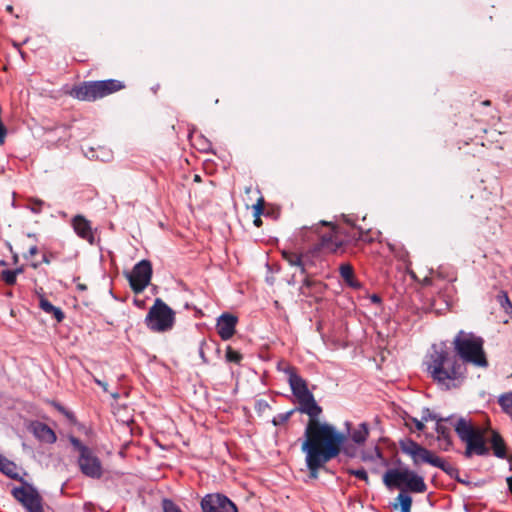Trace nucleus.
Wrapping results in <instances>:
<instances>
[{"mask_svg": "<svg viewBox=\"0 0 512 512\" xmlns=\"http://www.w3.org/2000/svg\"><path fill=\"white\" fill-rule=\"evenodd\" d=\"M424 364L427 374L441 390L457 389L467 378L466 365L445 344H433Z\"/></svg>", "mask_w": 512, "mask_h": 512, "instance_id": "nucleus-1", "label": "nucleus"}, {"mask_svg": "<svg viewBox=\"0 0 512 512\" xmlns=\"http://www.w3.org/2000/svg\"><path fill=\"white\" fill-rule=\"evenodd\" d=\"M445 423L454 426V430L459 439L465 443L466 447L463 456L466 459L477 456H488L490 449L486 444V438L480 428L464 417H458L455 421H439L436 423L435 431L438 434V440L444 443V450H449L453 445L451 430Z\"/></svg>", "mask_w": 512, "mask_h": 512, "instance_id": "nucleus-2", "label": "nucleus"}, {"mask_svg": "<svg viewBox=\"0 0 512 512\" xmlns=\"http://www.w3.org/2000/svg\"><path fill=\"white\" fill-rule=\"evenodd\" d=\"M383 484L388 489H400L392 507L400 509V512H411V493H424L427 485L424 478L408 467L388 469L383 475Z\"/></svg>", "mask_w": 512, "mask_h": 512, "instance_id": "nucleus-3", "label": "nucleus"}, {"mask_svg": "<svg viewBox=\"0 0 512 512\" xmlns=\"http://www.w3.org/2000/svg\"><path fill=\"white\" fill-rule=\"evenodd\" d=\"M302 452L305 453L306 467L309 471V477L317 479L319 470L324 468L325 464L338 456L339 449L335 438H325L319 440H304L301 445Z\"/></svg>", "mask_w": 512, "mask_h": 512, "instance_id": "nucleus-4", "label": "nucleus"}, {"mask_svg": "<svg viewBox=\"0 0 512 512\" xmlns=\"http://www.w3.org/2000/svg\"><path fill=\"white\" fill-rule=\"evenodd\" d=\"M299 406L296 411L309 416V421L305 427L304 440H319L325 438H334L335 434L332 424L320 422L319 416L322 414V407L319 406L311 393L307 396L297 398Z\"/></svg>", "mask_w": 512, "mask_h": 512, "instance_id": "nucleus-5", "label": "nucleus"}, {"mask_svg": "<svg viewBox=\"0 0 512 512\" xmlns=\"http://www.w3.org/2000/svg\"><path fill=\"white\" fill-rule=\"evenodd\" d=\"M454 354L463 361L464 365L487 368L489 363L484 351V340L472 332L460 330L453 340Z\"/></svg>", "mask_w": 512, "mask_h": 512, "instance_id": "nucleus-6", "label": "nucleus"}, {"mask_svg": "<svg viewBox=\"0 0 512 512\" xmlns=\"http://www.w3.org/2000/svg\"><path fill=\"white\" fill-rule=\"evenodd\" d=\"M338 233L341 231L332 222L324 220L311 227L301 229L302 240L316 242L314 247L316 251L336 252L342 246V242L337 238Z\"/></svg>", "mask_w": 512, "mask_h": 512, "instance_id": "nucleus-7", "label": "nucleus"}, {"mask_svg": "<svg viewBox=\"0 0 512 512\" xmlns=\"http://www.w3.org/2000/svg\"><path fill=\"white\" fill-rule=\"evenodd\" d=\"M125 85L115 79L86 81L74 86L70 95L80 101H95L123 89Z\"/></svg>", "mask_w": 512, "mask_h": 512, "instance_id": "nucleus-8", "label": "nucleus"}, {"mask_svg": "<svg viewBox=\"0 0 512 512\" xmlns=\"http://www.w3.org/2000/svg\"><path fill=\"white\" fill-rule=\"evenodd\" d=\"M69 441L79 453L77 463L81 473L89 478L99 479L103 474L102 463L94 451L75 436H70Z\"/></svg>", "mask_w": 512, "mask_h": 512, "instance_id": "nucleus-9", "label": "nucleus"}, {"mask_svg": "<svg viewBox=\"0 0 512 512\" xmlns=\"http://www.w3.org/2000/svg\"><path fill=\"white\" fill-rule=\"evenodd\" d=\"M174 322V311L160 298L155 300L145 317L146 326L154 332L168 331L172 329Z\"/></svg>", "mask_w": 512, "mask_h": 512, "instance_id": "nucleus-10", "label": "nucleus"}, {"mask_svg": "<svg viewBox=\"0 0 512 512\" xmlns=\"http://www.w3.org/2000/svg\"><path fill=\"white\" fill-rule=\"evenodd\" d=\"M399 447L403 454L411 458L412 464L415 467H419L422 464H429L434 467L439 458L434 452L411 438L401 439L399 441Z\"/></svg>", "mask_w": 512, "mask_h": 512, "instance_id": "nucleus-11", "label": "nucleus"}, {"mask_svg": "<svg viewBox=\"0 0 512 512\" xmlns=\"http://www.w3.org/2000/svg\"><path fill=\"white\" fill-rule=\"evenodd\" d=\"M11 494L28 512H44L41 495L33 485L26 481H23V486L14 487Z\"/></svg>", "mask_w": 512, "mask_h": 512, "instance_id": "nucleus-12", "label": "nucleus"}, {"mask_svg": "<svg viewBox=\"0 0 512 512\" xmlns=\"http://www.w3.org/2000/svg\"><path fill=\"white\" fill-rule=\"evenodd\" d=\"M152 273L151 262L143 259L135 264L132 271L124 272V275L129 281L132 291L139 294L150 284Z\"/></svg>", "mask_w": 512, "mask_h": 512, "instance_id": "nucleus-13", "label": "nucleus"}, {"mask_svg": "<svg viewBox=\"0 0 512 512\" xmlns=\"http://www.w3.org/2000/svg\"><path fill=\"white\" fill-rule=\"evenodd\" d=\"M200 505L203 512H238L236 505L220 493L205 495Z\"/></svg>", "mask_w": 512, "mask_h": 512, "instance_id": "nucleus-14", "label": "nucleus"}, {"mask_svg": "<svg viewBox=\"0 0 512 512\" xmlns=\"http://www.w3.org/2000/svg\"><path fill=\"white\" fill-rule=\"evenodd\" d=\"M283 371L288 375V383L290 385L292 394L297 398L307 396L312 392L308 389L305 379L298 373L295 367L287 365Z\"/></svg>", "mask_w": 512, "mask_h": 512, "instance_id": "nucleus-15", "label": "nucleus"}, {"mask_svg": "<svg viewBox=\"0 0 512 512\" xmlns=\"http://www.w3.org/2000/svg\"><path fill=\"white\" fill-rule=\"evenodd\" d=\"M237 322V317L230 313H223L218 318L216 328L222 340H229L234 335Z\"/></svg>", "mask_w": 512, "mask_h": 512, "instance_id": "nucleus-16", "label": "nucleus"}, {"mask_svg": "<svg viewBox=\"0 0 512 512\" xmlns=\"http://www.w3.org/2000/svg\"><path fill=\"white\" fill-rule=\"evenodd\" d=\"M74 232L90 244H94L95 237L92 232L91 222L83 215H76L71 221Z\"/></svg>", "mask_w": 512, "mask_h": 512, "instance_id": "nucleus-17", "label": "nucleus"}, {"mask_svg": "<svg viewBox=\"0 0 512 512\" xmlns=\"http://www.w3.org/2000/svg\"><path fill=\"white\" fill-rule=\"evenodd\" d=\"M334 438L337 442V448L339 449L338 455L342 452L348 458H356L359 455L358 445L353 442H348L345 434L339 432L335 426L332 425Z\"/></svg>", "mask_w": 512, "mask_h": 512, "instance_id": "nucleus-18", "label": "nucleus"}, {"mask_svg": "<svg viewBox=\"0 0 512 512\" xmlns=\"http://www.w3.org/2000/svg\"><path fill=\"white\" fill-rule=\"evenodd\" d=\"M34 436L41 442L53 444L57 440L55 432L45 423L35 422L32 424Z\"/></svg>", "mask_w": 512, "mask_h": 512, "instance_id": "nucleus-19", "label": "nucleus"}, {"mask_svg": "<svg viewBox=\"0 0 512 512\" xmlns=\"http://www.w3.org/2000/svg\"><path fill=\"white\" fill-rule=\"evenodd\" d=\"M339 273L345 284L354 289L359 290L362 288L361 282L355 278L354 268L349 263L341 264L339 267Z\"/></svg>", "mask_w": 512, "mask_h": 512, "instance_id": "nucleus-20", "label": "nucleus"}, {"mask_svg": "<svg viewBox=\"0 0 512 512\" xmlns=\"http://www.w3.org/2000/svg\"><path fill=\"white\" fill-rule=\"evenodd\" d=\"M488 441L493 450V454L497 458L505 459L507 457V448H506L505 441H504L503 437L497 431H494V430L492 431Z\"/></svg>", "mask_w": 512, "mask_h": 512, "instance_id": "nucleus-21", "label": "nucleus"}, {"mask_svg": "<svg viewBox=\"0 0 512 512\" xmlns=\"http://www.w3.org/2000/svg\"><path fill=\"white\" fill-rule=\"evenodd\" d=\"M369 436V425L366 422L360 423L356 428L350 432L351 442L358 446L365 444Z\"/></svg>", "mask_w": 512, "mask_h": 512, "instance_id": "nucleus-22", "label": "nucleus"}, {"mask_svg": "<svg viewBox=\"0 0 512 512\" xmlns=\"http://www.w3.org/2000/svg\"><path fill=\"white\" fill-rule=\"evenodd\" d=\"M360 458L363 462H375L376 460H380L383 466L387 467L389 465L388 460L383 455V451L377 445H375L372 450H362Z\"/></svg>", "mask_w": 512, "mask_h": 512, "instance_id": "nucleus-23", "label": "nucleus"}, {"mask_svg": "<svg viewBox=\"0 0 512 512\" xmlns=\"http://www.w3.org/2000/svg\"><path fill=\"white\" fill-rule=\"evenodd\" d=\"M16 464L0 453V472L7 477L23 482V478L16 472Z\"/></svg>", "mask_w": 512, "mask_h": 512, "instance_id": "nucleus-24", "label": "nucleus"}, {"mask_svg": "<svg viewBox=\"0 0 512 512\" xmlns=\"http://www.w3.org/2000/svg\"><path fill=\"white\" fill-rule=\"evenodd\" d=\"M39 307L47 314H51L55 320L60 323L64 320L65 314L61 308L54 306L44 296H40Z\"/></svg>", "mask_w": 512, "mask_h": 512, "instance_id": "nucleus-25", "label": "nucleus"}, {"mask_svg": "<svg viewBox=\"0 0 512 512\" xmlns=\"http://www.w3.org/2000/svg\"><path fill=\"white\" fill-rule=\"evenodd\" d=\"M441 469L444 473H446L450 478L461 481V477L459 475V469L448 462H446L443 458L439 457L435 466Z\"/></svg>", "mask_w": 512, "mask_h": 512, "instance_id": "nucleus-26", "label": "nucleus"}, {"mask_svg": "<svg viewBox=\"0 0 512 512\" xmlns=\"http://www.w3.org/2000/svg\"><path fill=\"white\" fill-rule=\"evenodd\" d=\"M308 257L307 254L297 253L290 250L282 251V258L291 266L297 268Z\"/></svg>", "mask_w": 512, "mask_h": 512, "instance_id": "nucleus-27", "label": "nucleus"}, {"mask_svg": "<svg viewBox=\"0 0 512 512\" xmlns=\"http://www.w3.org/2000/svg\"><path fill=\"white\" fill-rule=\"evenodd\" d=\"M421 419L423 422L433 420L437 423L439 421H452L453 419H456V417H455V415H450L448 417H441L438 414L430 411L429 408H423Z\"/></svg>", "mask_w": 512, "mask_h": 512, "instance_id": "nucleus-28", "label": "nucleus"}, {"mask_svg": "<svg viewBox=\"0 0 512 512\" xmlns=\"http://www.w3.org/2000/svg\"><path fill=\"white\" fill-rule=\"evenodd\" d=\"M23 272V268L19 267L14 270H3L1 272V280H3L7 285H14L17 280V275Z\"/></svg>", "mask_w": 512, "mask_h": 512, "instance_id": "nucleus-29", "label": "nucleus"}, {"mask_svg": "<svg viewBox=\"0 0 512 512\" xmlns=\"http://www.w3.org/2000/svg\"><path fill=\"white\" fill-rule=\"evenodd\" d=\"M498 403L506 414L512 416V392L501 395Z\"/></svg>", "mask_w": 512, "mask_h": 512, "instance_id": "nucleus-30", "label": "nucleus"}, {"mask_svg": "<svg viewBox=\"0 0 512 512\" xmlns=\"http://www.w3.org/2000/svg\"><path fill=\"white\" fill-rule=\"evenodd\" d=\"M497 301L500 304L501 308L510 316H512V303L506 292L501 291L497 295Z\"/></svg>", "mask_w": 512, "mask_h": 512, "instance_id": "nucleus-31", "label": "nucleus"}, {"mask_svg": "<svg viewBox=\"0 0 512 512\" xmlns=\"http://www.w3.org/2000/svg\"><path fill=\"white\" fill-rule=\"evenodd\" d=\"M295 412H296V409H291L287 412L277 414L272 419V424L274 426H280V425L286 423Z\"/></svg>", "mask_w": 512, "mask_h": 512, "instance_id": "nucleus-32", "label": "nucleus"}, {"mask_svg": "<svg viewBox=\"0 0 512 512\" xmlns=\"http://www.w3.org/2000/svg\"><path fill=\"white\" fill-rule=\"evenodd\" d=\"M225 357L227 362L235 364H239L243 358V356L238 351L233 350L230 346H228L226 349Z\"/></svg>", "mask_w": 512, "mask_h": 512, "instance_id": "nucleus-33", "label": "nucleus"}, {"mask_svg": "<svg viewBox=\"0 0 512 512\" xmlns=\"http://www.w3.org/2000/svg\"><path fill=\"white\" fill-rule=\"evenodd\" d=\"M347 473L364 481L366 484H369V477L364 468H360V469L349 468V469H347Z\"/></svg>", "mask_w": 512, "mask_h": 512, "instance_id": "nucleus-34", "label": "nucleus"}, {"mask_svg": "<svg viewBox=\"0 0 512 512\" xmlns=\"http://www.w3.org/2000/svg\"><path fill=\"white\" fill-rule=\"evenodd\" d=\"M316 284H317V282L315 280L311 279L309 276L304 277V279L302 281V285L299 289L300 293L303 295H307L308 292L306 290L312 289Z\"/></svg>", "mask_w": 512, "mask_h": 512, "instance_id": "nucleus-35", "label": "nucleus"}, {"mask_svg": "<svg viewBox=\"0 0 512 512\" xmlns=\"http://www.w3.org/2000/svg\"><path fill=\"white\" fill-rule=\"evenodd\" d=\"M163 512H182L181 509L170 499H163Z\"/></svg>", "mask_w": 512, "mask_h": 512, "instance_id": "nucleus-36", "label": "nucleus"}, {"mask_svg": "<svg viewBox=\"0 0 512 512\" xmlns=\"http://www.w3.org/2000/svg\"><path fill=\"white\" fill-rule=\"evenodd\" d=\"M264 199L261 197L258 199L257 203L253 205V215L254 217L261 216L264 211Z\"/></svg>", "mask_w": 512, "mask_h": 512, "instance_id": "nucleus-37", "label": "nucleus"}, {"mask_svg": "<svg viewBox=\"0 0 512 512\" xmlns=\"http://www.w3.org/2000/svg\"><path fill=\"white\" fill-rule=\"evenodd\" d=\"M309 265H312V260L310 259V257L308 256L302 263L301 265H299L297 267V269L299 270L300 274L303 275L304 277L306 276H309L308 275V272H307V268Z\"/></svg>", "mask_w": 512, "mask_h": 512, "instance_id": "nucleus-38", "label": "nucleus"}, {"mask_svg": "<svg viewBox=\"0 0 512 512\" xmlns=\"http://www.w3.org/2000/svg\"><path fill=\"white\" fill-rule=\"evenodd\" d=\"M54 406L59 412H61L63 415H65L70 421L75 420L74 414L72 412L66 410L64 406H62L59 403H54Z\"/></svg>", "mask_w": 512, "mask_h": 512, "instance_id": "nucleus-39", "label": "nucleus"}, {"mask_svg": "<svg viewBox=\"0 0 512 512\" xmlns=\"http://www.w3.org/2000/svg\"><path fill=\"white\" fill-rule=\"evenodd\" d=\"M207 346V342L203 339L201 340L200 342V345H199V350H198V353H199V356L200 358L202 359V362L204 364H208V359L205 355V352H204V348Z\"/></svg>", "mask_w": 512, "mask_h": 512, "instance_id": "nucleus-40", "label": "nucleus"}, {"mask_svg": "<svg viewBox=\"0 0 512 512\" xmlns=\"http://www.w3.org/2000/svg\"><path fill=\"white\" fill-rule=\"evenodd\" d=\"M408 420L411 421L414 425H415V428L418 430V431H423L424 428H425V425H424V422L421 420H418L417 418L415 417H411L409 416L408 417Z\"/></svg>", "mask_w": 512, "mask_h": 512, "instance_id": "nucleus-41", "label": "nucleus"}, {"mask_svg": "<svg viewBox=\"0 0 512 512\" xmlns=\"http://www.w3.org/2000/svg\"><path fill=\"white\" fill-rule=\"evenodd\" d=\"M255 408L258 412H263L265 409L270 408V405L266 400L260 399L256 402Z\"/></svg>", "mask_w": 512, "mask_h": 512, "instance_id": "nucleus-42", "label": "nucleus"}, {"mask_svg": "<svg viewBox=\"0 0 512 512\" xmlns=\"http://www.w3.org/2000/svg\"><path fill=\"white\" fill-rule=\"evenodd\" d=\"M352 239L355 241L362 240L363 239V230L358 229L357 232H354Z\"/></svg>", "mask_w": 512, "mask_h": 512, "instance_id": "nucleus-43", "label": "nucleus"}, {"mask_svg": "<svg viewBox=\"0 0 512 512\" xmlns=\"http://www.w3.org/2000/svg\"><path fill=\"white\" fill-rule=\"evenodd\" d=\"M370 300L374 304H381V302H382V299L378 294H372L370 296Z\"/></svg>", "mask_w": 512, "mask_h": 512, "instance_id": "nucleus-44", "label": "nucleus"}, {"mask_svg": "<svg viewBox=\"0 0 512 512\" xmlns=\"http://www.w3.org/2000/svg\"><path fill=\"white\" fill-rule=\"evenodd\" d=\"M35 203H36L39 207L37 208V206H34V207H32V208H31V211H32L33 213H40V212H41V208H40V207H41V205L43 204V202H42L41 200H37Z\"/></svg>", "mask_w": 512, "mask_h": 512, "instance_id": "nucleus-45", "label": "nucleus"}, {"mask_svg": "<svg viewBox=\"0 0 512 512\" xmlns=\"http://www.w3.org/2000/svg\"><path fill=\"white\" fill-rule=\"evenodd\" d=\"M53 258V255L52 254H44L43 257H42V262L45 263V264H50L51 263V260Z\"/></svg>", "mask_w": 512, "mask_h": 512, "instance_id": "nucleus-46", "label": "nucleus"}, {"mask_svg": "<svg viewBox=\"0 0 512 512\" xmlns=\"http://www.w3.org/2000/svg\"><path fill=\"white\" fill-rule=\"evenodd\" d=\"M37 253H38V248H37V246H36V245L31 246V247L29 248V250H28V255H29V256H34V255H36Z\"/></svg>", "mask_w": 512, "mask_h": 512, "instance_id": "nucleus-47", "label": "nucleus"}, {"mask_svg": "<svg viewBox=\"0 0 512 512\" xmlns=\"http://www.w3.org/2000/svg\"><path fill=\"white\" fill-rule=\"evenodd\" d=\"M95 382L97 383V385L102 387L104 391H107V383L106 382H103V381L98 380V379H96Z\"/></svg>", "mask_w": 512, "mask_h": 512, "instance_id": "nucleus-48", "label": "nucleus"}, {"mask_svg": "<svg viewBox=\"0 0 512 512\" xmlns=\"http://www.w3.org/2000/svg\"><path fill=\"white\" fill-rule=\"evenodd\" d=\"M506 482H507L509 491L512 493V476L507 477Z\"/></svg>", "mask_w": 512, "mask_h": 512, "instance_id": "nucleus-49", "label": "nucleus"}, {"mask_svg": "<svg viewBox=\"0 0 512 512\" xmlns=\"http://www.w3.org/2000/svg\"><path fill=\"white\" fill-rule=\"evenodd\" d=\"M261 223H262V221H261L260 216H258V219H257V217H255V219H254L255 226L259 227L261 225Z\"/></svg>", "mask_w": 512, "mask_h": 512, "instance_id": "nucleus-50", "label": "nucleus"}, {"mask_svg": "<svg viewBox=\"0 0 512 512\" xmlns=\"http://www.w3.org/2000/svg\"><path fill=\"white\" fill-rule=\"evenodd\" d=\"M77 289L80 290V291H86L87 290V286L85 284H78L77 285Z\"/></svg>", "mask_w": 512, "mask_h": 512, "instance_id": "nucleus-51", "label": "nucleus"}, {"mask_svg": "<svg viewBox=\"0 0 512 512\" xmlns=\"http://www.w3.org/2000/svg\"><path fill=\"white\" fill-rule=\"evenodd\" d=\"M295 283H296L295 274H293L291 279L288 281V284L289 285H295Z\"/></svg>", "mask_w": 512, "mask_h": 512, "instance_id": "nucleus-52", "label": "nucleus"}, {"mask_svg": "<svg viewBox=\"0 0 512 512\" xmlns=\"http://www.w3.org/2000/svg\"><path fill=\"white\" fill-rule=\"evenodd\" d=\"M458 483L464 484V485H470V482L467 480H464L461 478V481H457Z\"/></svg>", "mask_w": 512, "mask_h": 512, "instance_id": "nucleus-53", "label": "nucleus"}, {"mask_svg": "<svg viewBox=\"0 0 512 512\" xmlns=\"http://www.w3.org/2000/svg\"><path fill=\"white\" fill-rule=\"evenodd\" d=\"M482 104L484 106H489L490 105V101L489 100H485V101L482 102Z\"/></svg>", "mask_w": 512, "mask_h": 512, "instance_id": "nucleus-54", "label": "nucleus"}, {"mask_svg": "<svg viewBox=\"0 0 512 512\" xmlns=\"http://www.w3.org/2000/svg\"><path fill=\"white\" fill-rule=\"evenodd\" d=\"M27 236H28L29 238H35V237H36V234H34V233H28V234H27Z\"/></svg>", "mask_w": 512, "mask_h": 512, "instance_id": "nucleus-55", "label": "nucleus"}, {"mask_svg": "<svg viewBox=\"0 0 512 512\" xmlns=\"http://www.w3.org/2000/svg\"><path fill=\"white\" fill-rule=\"evenodd\" d=\"M12 10H13V7L11 5H8L7 6V11L12 12Z\"/></svg>", "mask_w": 512, "mask_h": 512, "instance_id": "nucleus-56", "label": "nucleus"}, {"mask_svg": "<svg viewBox=\"0 0 512 512\" xmlns=\"http://www.w3.org/2000/svg\"><path fill=\"white\" fill-rule=\"evenodd\" d=\"M134 303L138 306H141V301H138L137 299L134 300Z\"/></svg>", "mask_w": 512, "mask_h": 512, "instance_id": "nucleus-57", "label": "nucleus"}, {"mask_svg": "<svg viewBox=\"0 0 512 512\" xmlns=\"http://www.w3.org/2000/svg\"><path fill=\"white\" fill-rule=\"evenodd\" d=\"M5 171L4 167L3 166H0V175L3 174Z\"/></svg>", "mask_w": 512, "mask_h": 512, "instance_id": "nucleus-58", "label": "nucleus"}, {"mask_svg": "<svg viewBox=\"0 0 512 512\" xmlns=\"http://www.w3.org/2000/svg\"><path fill=\"white\" fill-rule=\"evenodd\" d=\"M194 180L195 181H200V176L199 175H195Z\"/></svg>", "mask_w": 512, "mask_h": 512, "instance_id": "nucleus-59", "label": "nucleus"}, {"mask_svg": "<svg viewBox=\"0 0 512 512\" xmlns=\"http://www.w3.org/2000/svg\"><path fill=\"white\" fill-rule=\"evenodd\" d=\"M372 472H373V473H377V472H378V470H377V469H372Z\"/></svg>", "mask_w": 512, "mask_h": 512, "instance_id": "nucleus-60", "label": "nucleus"}]
</instances>
